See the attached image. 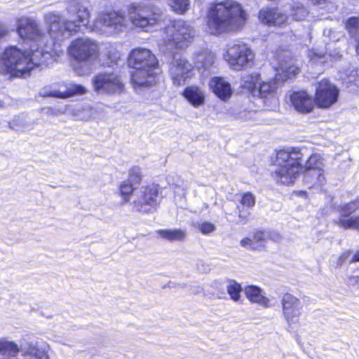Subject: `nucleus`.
<instances>
[{"label": "nucleus", "instance_id": "f257e3e1", "mask_svg": "<svg viewBox=\"0 0 359 359\" xmlns=\"http://www.w3.org/2000/svg\"><path fill=\"white\" fill-rule=\"evenodd\" d=\"M66 11L69 15L75 18L72 20L65 19L57 11L48 12L44 15L43 21L48 29L50 41H47V36L39 22L32 18L22 16L17 19V33L23 40L36 43V46L34 45V49L39 51L46 50V45H57L51 50V58L54 55H60L63 52L61 43L69 38L72 33L79 32L81 27H86L90 17V12L82 0H68Z\"/></svg>", "mask_w": 359, "mask_h": 359}, {"label": "nucleus", "instance_id": "f03ea898", "mask_svg": "<svg viewBox=\"0 0 359 359\" xmlns=\"http://www.w3.org/2000/svg\"><path fill=\"white\" fill-rule=\"evenodd\" d=\"M247 14L242 5L234 0H220L211 4L207 11L208 32L213 35L232 33L245 25Z\"/></svg>", "mask_w": 359, "mask_h": 359}, {"label": "nucleus", "instance_id": "7ed1b4c3", "mask_svg": "<svg viewBox=\"0 0 359 359\" xmlns=\"http://www.w3.org/2000/svg\"><path fill=\"white\" fill-rule=\"evenodd\" d=\"M302 154L299 148H288L277 151L273 165L276 167L273 177L277 182L289 185L294 181L300 171L311 170H323V159L318 154H313L306 161V164L301 163Z\"/></svg>", "mask_w": 359, "mask_h": 359}, {"label": "nucleus", "instance_id": "20e7f679", "mask_svg": "<svg viewBox=\"0 0 359 359\" xmlns=\"http://www.w3.org/2000/svg\"><path fill=\"white\" fill-rule=\"evenodd\" d=\"M54 43L46 45V50L39 51L31 47V52L20 50L17 46L6 48L0 56V73L10 74L11 76L22 77L29 74L34 67L48 65L51 59Z\"/></svg>", "mask_w": 359, "mask_h": 359}, {"label": "nucleus", "instance_id": "39448f33", "mask_svg": "<svg viewBox=\"0 0 359 359\" xmlns=\"http://www.w3.org/2000/svg\"><path fill=\"white\" fill-rule=\"evenodd\" d=\"M128 65L134 69L131 81L136 90L156 84L162 72L156 55L147 48H134L129 54Z\"/></svg>", "mask_w": 359, "mask_h": 359}, {"label": "nucleus", "instance_id": "423d86ee", "mask_svg": "<svg viewBox=\"0 0 359 359\" xmlns=\"http://www.w3.org/2000/svg\"><path fill=\"white\" fill-rule=\"evenodd\" d=\"M295 62L289 55H285L284 58L276 67L275 81L263 82L261 80L257 89L254 90V97L262 99L266 106L269 107H276L278 104L276 81H285L290 76L297 74L299 72V68L295 65Z\"/></svg>", "mask_w": 359, "mask_h": 359}, {"label": "nucleus", "instance_id": "0eeeda50", "mask_svg": "<svg viewBox=\"0 0 359 359\" xmlns=\"http://www.w3.org/2000/svg\"><path fill=\"white\" fill-rule=\"evenodd\" d=\"M68 53L76 62L74 69L79 75L88 73L90 65L100 57L98 42L89 38H79L74 40L68 47Z\"/></svg>", "mask_w": 359, "mask_h": 359}, {"label": "nucleus", "instance_id": "6e6552de", "mask_svg": "<svg viewBox=\"0 0 359 359\" xmlns=\"http://www.w3.org/2000/svg\"><path fill=\"white\" fill-rule=\"evenodd\" d=\"M130 22L135 28L149 32L165 19V15L158 8H150L141 3H132L127 7Z\"/></svg>", "mask_w": 359, "mask_h": 359}, {"label": "nucleus", "instance_id": "1a4fd4ad", "mask_svg": "<svg viewBox=\"0 0 359 359\" xmlns=\"http://www.w3.org/2000/svg\"><path fill=\"white\" fill-rule=\"evenodd\" d=\"M127 28V20L123 13L107 9L98 13L91 29L100 34L112 36L123 32Z\"/></svg>", "mask_w": 359, "mask_h": 359}, {"label": "nucleus", "instance_id": "9d476101", "mask_svg": "<svg viewBox=\"0 0 359 359\" xmlns=\"http://www.w3.org/2000/svg\"><path fill=\"white\" fill-rule=\"evenodd\" d=\"M165 44L172 51L175 48L182 49L187 46L195 35L194 27L182 20L172 21L165 29Z\"/></svg>", "mask_w": 359, "mask_h": 359}, {"label": "nucleus", "instance_id": "9b49d317", "mask_svg": "<svg viewBox=\"0 0 359 359\" xmlns=\"http://www.w3.org/2000/svg\"><path fill=\"white\" fill-rule=\"evenodd\" d=\"M224 58L232 69L242 71L253 65L255 53L248 44L239 41L228 46Z\"/></svg>", "mask_w": 359, "mask_h": 359}, {"label": "nucleus", "instance_id": "f8f14e48", "mask_svg": "<svg viewBox=\"0 0 359 359\" xmlns=\"http://www.w3.org/2000/svg\"><path fill=\"white\" fill-rule=\"evenodd\" d=\"M161 201L159 187L156 184L142 186L135 193L133 201L134 208L140 212L146 214L154 213Z\"/></svg>", "mask_w": 359, "mask_h": 359}, {"label": "nucleus", "instance_id": "ddd939ff", "mask_svg": "<svg viewBox=\"0 0 359 359\" xmlns=\"http://www.w3.org/2000/svg\"><path fill=\"white\" fill-rule=\"evenodd\" d=\"M93 88L98 95H121L125 91L121 77L113 72H100L92 79Z\"/></svg>", "mask_w": 359, "mask_h": 359}, {"label": "nucleus", "instance_id": "4468645a", "mask_svg": "<svg viewBox=\"0 0 359 359\" xmlns=\"http://www.w3.org/2000/svg\"><path fill=\"white\" fill-rule=\"evenodd\" d=\"M283 314L287 324L290 331L294 329V326L299 323V317L302 314V304L297 297L290 294H285L281 299Z\"/></svg>", "mask_w": 359, "mask_h": 359}, {"label": "nucleus", "instance_id": "2eb2a0df", "mask_svg": "<svg viewBox=\"0 0 359 359\" xmlns=\"http://www.w3.org/2000/svg\"><path fill=\"white\" fill-rule=\"evenodd\" d=\"M169 74L175 86L184 85L193 76V67L184 58H173L169 67Z\"/></svg>", "mask_w": 359, "mask_h": 359}, {"label": "nucleus", "instance_id": "dca6fc26", "mask_svg": "<svg viewBox=\"0 0 359 359\" xmlns=\"http://www.w3.org/2000/svg\"><path fill=\"white\" fill-rule=\"evenodd\" d=\"M339 93V89L335 85L327 79H323L318 83L316 88V104L320 108H328L337 101Z\"/></svg>", "mask_w": 359, "mask_h": 359}, {"label": "nucleus", "instance_id": "f3484780", "mask_svg": "<svg viewBox=\"0 0 359 359\" xmlns=\"http://www.w3.org/2000/svg\"><path fill=\"white\" fill-rule=\"evenodd\" d=\"M358 209L359 198L350 203L341 205L338 208L340 216L336 221V223L344 229H355L359 230V216L349 217L353 212Z\"/></svg>", "mask_w": 359, "mask_h": 359}, {"label": "nucleus", "instance_id": "a211bd4d", "mask_svg": "<svg viewBox=\"0 0 359 359\" xmlns=\"http://www.w3.org/2000/svg\"><path fill=\"white\" fill-rule=\"evenodd\" d=\"M259 21L268 27H283L287 24L288 16L278 8L263 7L258 13Z\"/></svg>", "mask_w": 359, "mask_h": 359}, {"label": "nucleus", "instance_id": "6ab92c4d", "mask_svg": "<svg viewBox=\"0 0 359 359\" xmlns=\"http://www.w3.org/2000/svg\"><path fill=\"white\" fill-rule=\"evenodd\" d=\"M86 93L87 90L84 86L73 83H67L62 84L60 90L48 91L46 89H43L41 91V95L43 97L50 96L66 99L76 95H83Z\"/></svg>", "mask_w": 359, "mask_h": 359}, {"label": "nucleus", "instance_id": "aec40b11", "mask_svg": "<svg viewBox=\"0 0 359 359\" xmlns=\"http://www.w3.org/2000/svg\"><path fill=\"white\" fill-rule=\"evenodd\" d=\"M290 100L294 109L302 114H308L314 107L313 97L305 90L293 92Z\"/></svg>", "mask_w": 359, "mask_h": 359}, {"label": "nucleus", "instance_id": "412c9836", "mask_svg": "<svg viewBox=\"0 0 359 359\" xmlns=\"http://www.w3.org/2000/svg\"><path fill=\"white\" fill-rule=\"evenodd\" d=\"M273 238L272 232L256 230L252 236L247 237L241 241V245L247 250H260L264 248L267 239Z\"/></svg>", "mask_w": 359, "mask_h": 359}, {"label": "nucleus", "instance_id": "4be33fe9", "mask_svg": "<svg viewBox=\"0 0 359 359\" xmlns=\"http://www.w3.org/2000/svg\"><path fill=\"white\" fill-rule=\"evenodd\" d=\"M209 86L214 94L224 102H227L233 94L231 84L224 78L218 76L212 78Z\"/></svg>", "mask_w": 359, "mask_h": 359}, {"label": "nucleus", "instance_id": "5701e85b", "mask_svg": "<svg viewBox=\"0 0 359 359\" xmlns=\"http://www.w3.org/2000/svg\"><path fill=\"white\" fill-rule=\"evenodd\" d=\"M244 293L248 299L263 307H269L270 300L266 296L265 292L258 286L250 285L245 287Z\"/></svg>", "mask_w": 359, "mask_h": 359}, {"label": "nucleus", "instance_id": "b1692460", "mask_svg": "<svg viewBox=\"0 0 359 359\" xmlns=\"http://www.w3.org/2000/svg\"><path fill=\"white\" fill-rule=\"evenodd\" d=\"M186 100L194 107H199L205 102V93L197 86H189L182 93Z\"/></svg>", "mask_w": 359, "mask_h": 359}, {"label": "nucleus", "instance_id": "393cba45", "mask_svg": "<svg viewBox=\"0 0 359 359\" xmlns=\"http://www.w3.org/2000/svg\"><path fill=\"white\" fill-rule=\"evenodd\" d=\"M310 62L313 64H327L341 60L342 55L338 50H334L329 53H318L314 50H310L308 53Z\"/></svg>", "mask_w": 359, "mask_h": 359}, {"label": "nucleus", "instance_id": "a878e982", "mask_svg": "<svg viewBox=\"0 0 359 359\" xmlns=\"http://www.w3.org/2000/svg\"><path fill=\"white\" fill-rule=\"evenodd\" d=\"M156 233L158 238L169 242H182L185 240L187 236V231L181 229H158L156 231Z\"/></svg>", "mask_w": 359, "mask_h": 359}, {"label": "nucleus", "instance_id": "bb28decb", "mask_svg": "<svg viewBox=\"0 0 359 359\" xmlns=\"http://www.w3.org/2000/svg\"><path fill=\"white\" fill-rule=\"evenodd\" d=\"M304 180L309 187L323 186L325 183L323 169L306 171Z\"/></svg>", "mask_w": 359, "mask_h": 359}, {"label": "nucleus", "instance_id": "cd10ccee", "mask_svg": "<svg viewBox=\"0 0 359 359\" xmlns=\"http://www.w3.org/2000/svg\"><path fill=\"white\" fill-rule=\"evenodd\" d=\"M10 128L16 131H28L34 128V121L26 115L14 117L9 123Z\"/></svg>", "mask_w": 359, "mask_h": 359}, {"label": "nucleus", "instance_id": "c85d7f7f", "mask_svg": "<svg viewBox=\"0 0 359 359\" xmlns=\"http://www.w3.org/2000/svg\"><path fill=\"white\" fill-rule=\"evenodd\" d=\"M215 55L208 50L198 53L194 57L196 66L198 69H207L214 63Z\"/></svg>", "mask_w": 359, "mask_h": 359}, {"label": "nucleus", "instance_id": "c756f323", "mask_svg": "<svg viewBox=\"0 0 359 359\" xmlns=\"http://www.w3.org/2000/svg\"><path fill=\"white\" fill-rule=\"evenodd\" d=\"M261 79L259 74H247L242 77L241 84L243 88L246 89L254 96V90L257 89Z\"/></svg>", "mask_w": 359, "mask_h": 359}, {"label": "nucleus", "instance_id": "7c9ffc66", "mask_svg": "<svg viewBox=\"0 0 359 359\" xmlns=\"http://www.w3.org/2000/svg\"><path fill=\"white\" fill-rule=\"evenodd\" d=\"M98 107L86 106L74 114V116L81 121H89L92 118H96L99 116L97 114Z\"/></svg>", "mask_w": 359, "mask_h": 359}, {"label": "nucleus", "instance_id": "2f4dec72", "mask_svg": "<svg viewBox=\"0 0 359 359\" xmlns=\"http://www.w3.org/2000/svg\"><path fill=\"white\" fill-rule=\"evenodd\" d=\"M168 5L174 13L184 15L189 9L190 0H168Z\"/></svg>", "mask_w": 359, "mask_h": 359}, {"label": "nucleus", "instance_id": "473e14b6", "mask_svg": "<svg viewBox=\"0 0 359 359\" xmlns=\"http://www.w3.org/2000/svg\"><path fill=\"white\" fill-rule=\"evenodd\" d=\"M345 27L351 36L357 41L359 38V18L354 16L348 18Z\"/></svg>", "mask_w": 359, "mask_h": 359}, {"label": "nucleus", "instance_id": "72a5a7b5", "mask_svg": "<svg viewBox=\"0 0 359 359\" xmlns=\"http://www.w3.org/2000/svg\"><path fill=\"white\" fill-rule=\"evenodd\" d=\"M228 294L231 299L234 302H238L241 299V292L242 291L241 285L233 280H230L226 286Z\"/></svg>", "mask_w": 359, "mask_h": 359}, {"label": "nucleus", "instance_id": "f704fd0d", "mask_svg": "<svg viewBox=\"0 0 359 359\" xmlns=\"http://www.w3.org/2000/svg\"><path fill=\"white\" fill-rule=\"evenodd\" d=\"M134 191V184L127 180L121 182L119 185V194L125 203L129 201L130 195Z\"/></svg>", "mask_w": 359, "mask_h": 359}, {"label": "nucleus", "instance_id": "c9c22d12", "mask_svg": "<svg viewBox=\"0 0 359 359\" xmlns=\"http://www.w3.org/2000/svg\"><path fill=\"white\" fill-rule=\"evenodd\" d=\"M290 14L295 20H303L308 15L307 10L299 3L291 6Z\"/></svg>", "mask_w": 359, "mask_h": 359}, {"label": "nucleus", "instance_id": "e433bc0d", "mask_svg": "<svg viewBox=\"0 0 359 359\" xmlns=\"http://www.w3.org/2000/svg\"><path fill=\"white\" fill-rule=\"evenodd\" d=\"M142 179V172L140 167L135 166L130 169L128 173V179L127 181L131 184H139Z\"/></svg>", "mask_w": 359, "mask_h": 359}, {"label": "nucleus", "instance_id": "4c0bfd02", "mask_svg": "<svg viewBox=\"0 0 359 359\" xmlns=\"http://www.w3.org/2000/svg\"><path fill=\"white\" fill-rule=\"evenodd\" d=\"M241 203L248 208H252L255 204V196L250 192L243 194Z\"/></svg>", "mask_w": 359, "mask_h": 359}, {"label": "nucleus", "instance_id": "58836bf2", "mask_svg": "<svg viewBox=\"0 0 359 359\" xmlns=\"http://www.w3.org/2000/svg\"><path fill=\"white\" fill-rule=\"evenodd\" d=\"M210 286L213 289V292L211 293L212 297L215 298H222L224 294L222 284L219 280H214L211 282Z\"/></svg>", "mask_w": 359, "mask_h": 359}, {"label": "nucleus", "instance_id": "ea45409f", "mask_svg": "<svg viewBox=\"0 0 359 359\" xmlns=\"http://www.w3.org/2000/svg\"><path fill=\"white\" fill-rule=\"evenodd\" d=\"M348 283L351 285L359 286V264H357L354 270L348 277Z\"/></svg>", "mask_w": 359, "mask_h": 359}, {"label": "nucleus", "instance_id": "a19ab883", "mask_svg": "<svg viewBox=\"0 0 359 359\" xmlns=\"http://www.w3.org/2000/svg\"><path fill=\"white\" fill-rule=\"evenodd\" d=\"M198 228L203 234H208L215 230V226L208 222H204L201 224H198Z\"/></svg>", "mask_w": 359, "mask_h": 359}, {"label": "nucleus", "instance_id": "79ce46f5", "mask_svg": "<svg viewBox=\"0 0 359 359\" xmlns=\"http://www.w3.org/2000/svg\"><path fill=\"white\" fill-rule=\"evenodd\" d=\"M256 114L255 111H241L235 115V118L243 121H250L252 119Z\"/></svg>", "mask_w": 359, "mask_h": 359}, {"label": "nucleus", "instance_id": "37998d69", "mask_svg": "<svg viewBox=\"0 0 359 359\" xmlns=\"http://www.w3.org/2000/svg\"><path fill=\"white\" fill-rule=\"evenodd\" d=\"M8 32L7 27L0 20V39L7 35Z\"/></svg>", "mask_w": 359, "mask_h": 359}, {"label": "nucleus", "instance_id": "c03bdc74", "mask_svg": "<svg viewBox=\"0 0 359 359\" xmlns=\"http://www.w3.org/2000/svg\"><path fill=\"white\" fill-rule=\"evenodd\" d=\"M191 292L193 294H198L203 292V288L200 285L191 286Z\"/></svg>", "mask_w": 359, "mask_h": 359}, {"label": "nucleus", "instance_id": "a18cd8bd", "mask_svg": "<svg viewBox=\"0 0 359 359\" xmlns=\"http://www.w3.org/2000/svg\"><path fill=\"white\" fill-rule=\"evenodd\" d=\"M353 262H359V254H355L351 260Z\"/></svg>", "mask_w": 359, "mask_h": 359}, {"label": "nucleus", "instance_id": "49530a36", "mask_svg": "<svg viewBox=\"0 0 359 359\" xmlns=\"http://www.w3.org/2000/svg\"><path fill=\"white\" fill-rule=\"evenodd\" d=\"M118 57H119V55L118 53H114L113 55V58H111V62H114V60H116Z\"/></svg>", "mask_w": 359, "mask_h": 359}, {"label": "nucleus", "instance_id": "de8ad7c7", "mask_svg": "<svg viewBox=\"0 0 359 359\" xmlns=\"http://www.w3.org/2000/svg\"><path fill=\"white\" fill-rule=\"evenodd\" d=\"M356 52H357V54L359 55V39H358V45L356 46Z\"/></svg>", "mask_w": 359, "mask_h": 359}, {"label": "nucleus", "instance_id": "09e8293b", "mask_svg": "<svg viewBox=\"0 0 359 359\" xmlns=\"http://www.w3.org/2000/svg\"><path fill=\"white\" fill-rule=\"evenodd\" d=\"M239 217H241H241H243V216H242V215H241V211H239Z\"/></svg>", "mask_w": 359, "mask_h": 359}, {"label": "nucleus", "instance_id": "8fccbe9b", "mask_svg": "<svg viewBox=\"0 0 359 359\" xmlns=\"http://www.w3.org/2000/svg\"><path fill=\"white\" fill-rule=\"evenodd\" d=\"M205 295H209V294H210V292H208V291H207V293H205Z\"/></svg>", "mask_w": 359, "mask_h": 359}, {"label": "nucleus", "instance_id": "3c124183", "mask_svg": "<svg viewBox=\"0 0 359 359\" xmlns=\"http://www.w3.org/2000/svg\"><path fill=\"white\" fill-rule=\"evenodd\" d=\"M174 192L176 194V193H177V192H178V191H177V190H176V189H175V190H174Z\"/></svg>", "mask_w": 359, "mask_h": 359}, {"label": "nucleus", "instance_id": "603ef678", "mask_svg": "<svg viewBox=\"0 0 359 359\" xmlns=\"http://www.w3.org/2000/svg\"><path fill=\"white\" fill-rule=\"evenodd\" d=\"M331 33H332V32L331 30H330L329 34H330Z\"/></svg>", "mask_w": 359, "mask_h": 359}]
</instances>
